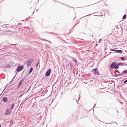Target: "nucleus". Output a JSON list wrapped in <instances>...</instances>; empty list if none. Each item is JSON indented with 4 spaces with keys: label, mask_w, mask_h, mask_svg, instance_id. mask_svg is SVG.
I'll return each instance as SVG.
<instances>
[{
    "label": "nucleus",
    "mask_w": 127,
    "mask_h": 127,
    "mask_svg": "<svg viewBox=\"0 0 127 127\" xmlns=\"http://www.w3.org/2000/svg\"><path fill=\"white\" fill-rule=\"evenodd\" d=\"M126 15H125L123 17V19H126Z\"/></svg>",
    "instance_id": "nucleus-13"
},
{
    "label": "nucleus",
    "mask_w": 127,
    "mask_h": 127,
    "mask_svg": "<svg viewBox=\"0 0 127 127\" xmlns=\"http://www.w3.org/2000/svg\"><path fill=\"white\" fill-rule=\"evenodd\" d=\"M0 127H1L0 125Z\"/></svg>",
    "instance_id": "nucleus-20"
},
{
    "label": "nucleus",
    "mask_w": 127,
    "mask_h": 127,
    "mask_svg": "<svg viewBox=\"0 0 127 127\" xmlns=\"http://www.w3.org/2000/svg\"><path fill=\"white\" fill-rule=\"evenodd\" d=\"M32 70H33L32 68H31L30 69L29 73H31L32 72Z\"/></svg>",
    "instance_id": "nucleus-11"
},
{
    "label": "nucleus",
    "mask_w": 127,
    "mask_h": 127,
    "mask_svg": "<svg viewBox=\"0 0 127 127\" xmlns=\"http://www.w3.org/2000/svg\"><path fill=\"white\" fill-rule=\"evenodd\" d=\"M121 59L122 60L124 61L126 60V58L124 57H121Z\"/></svg>",
    "instance_id": "nucleus-10"
},
{
    "label": "nucleus",
    "mask_w": 127,
    "mask_h": 127,
    "mask_svg": "<svg viewBox=\"0 0 127 127\" xmlns=\"http://www.w3.org/2000/svg\"><path fill=\"white\" fill-rule=\"evenodd\" d=\"M120 64H121L120 63H118V65H119Z\"/></svg>",
    "instance_id": "nucleus-18"
},
{
    "label": "nucleus",
    "mask_w": 127,
    "mask_h": 127,
    "mask_svg": "<svg viewBox=\"0 0 127 127\" xmlns=\"http://www.w3.org/2000/svg\"><path fill=\"white\" fill-rule=\"evenodd\" d=\"M21 85V83H20V84L19 85V86H20Z\"/></svg>",
    "instance_id": "nucleus-19"
},
{
    "label": "nucleus",
    "mask_w": 127,
    "mask_h": 127,
    "mask_svg": "<svg viewBox=\"0 0 127 127\" xmlns=\"http://www.w3.org/2000/svg\"><path fill=\"white\" fill-rule=\"evenodd\" d=\"M39 62H38V63L36 64V67H37V66H38V64H39Z\"/></svg>",
    "instance_id": "nucleus-15"
},
{
    "label": "nucleus",
    "mask_w": 127,
    "mask_h": 127,
    "mask_svg": "<svg viewBox=\"0 0 127 127\" xmlns=\"http://www.w3.org/2000/svg\"><path fill=\"white\" fill-rule=\"evenodd\" d=\"M115 52L118 53H121L123 52V51L121 50H117L115 51Z\"/></svg>",
    "instance_id": "nucleus-8"
},
{
    "label": "nucleus",
    "mask_w": 127,
    "mask_h": 127,
    "mask_svg": "<svg viewBox=\"0 0 127 127\" xmlns=\"http://www.w3.org/2000/svg\"><path fill=\"white\" fill-rule=\"evenodd\" d=\"M127 82V80H125L124 82V83H126Z\"/></svg>",
    "instance_id": "nucleus-16"
},
{
    "label": "nucleus",
    "mask_w": 127,
    "mask_h": 127,
    "mask_svg": "<svg viewBox=\"0 0 127 127\" xmlns=\"http://www.w3.org/2000/svg\"><path fill=\"white\" fill-rule=\"evenodd\" d=\"M23 67L22 66H19L17 69V71L18 72H19L23 69Z\"/></svg>",
    "instance_id": "nucleus-4"
},
{
    "label": "nucleus",
    "mask_w": 127,
    "mask_h": 127,
    "mask_svg": "<svg viewBox=\"0 0 127 127\" xmlns=\"http://www.w3.org/2000/svg\"><path fill=\"white\" fill-rule=\"evenodd\" d=\"M15 106V104H12V105L11 106L10 108V109L12 111V109H13L14 107Z\"/></svg>",
    "instance_id": "nucleus-9"
},
{
    "label": "nucleus",
    "mask_w": 127,
    "mask_h": 127,
    "mask_svg": "<svg viewBox=\"0 0 127 127\" xmlns=\"http://www.w3.org/2000/svg\"><path fill=\"white\" fill-rule=\"evenodd\" d=\"M12 111L10 109H7L5 111L4 114L5 115H7L11 113Z\"/></svg>",
    "instance_id": "nucleus-2"
},
{
    "label": "nucleus",
    "mask_w": 127,
    "mask_h": 127,
    "mask_svg": "<svg viewBox=\"0 0 127 127\" xmlns=\"http://www.w3.org/2000/svg\"><path fill=\"white\" fill-rule=\"evenodd\" d=\"M51 70L49 69L46 73L45 75L47 76H49L50 74Z\"/></svg>",
    "instance_id": "nucleus-6"
},
{
    "label": "nucleus",
    "mask_w": 127,
    "mask_h": 127,
    "mask_svg": "<svg viewBox=\"0 0 127 127\" xmlns=\"http://www.w3.org/2000/svg\"><path fill=\"white\" fill-rule=\"evenodd\" d=\"M3 101L5 102H7L8 100L5 97L3 98Z\"/></svg>",
    "instance_id": "nucleus-7"
},
{
    "label": "nucleus",
    "mask_w": 127,
    "mask_h": 127,
    "mask_svg": "<svg viewBox=\"0 0 127 127\" xmlns=\"http://www.w3.org/2000/svg\"><path fill=\"white\" fill-rule=\"evenodd\" d=\"M116 63L115 62L112 63L110 67L111 68H115L116 69H118L119 68V66L118 65H116Z\"/></svg>",
    "instance_id": "nucleus-1"
},
{
    "label": "nucleus",
    "mask_w": 127,
    "mask_h": 127,
    "mask_svg": "<svg viewBox=\"0 0 127 127\" xmlns=\"http://www.w3.org/2000/svg\"><path fill=\"white\" fill-rule=\"evenodd\" d=\"M111 50L112 51H116V50Z\"/></svg>",
    "instance_id": "nucleus-17"
},
{
    "label": "nucleus",
    "mask_w": 127,
    "mask_h": 127,
    "mask_svg": "<svg viewBox=\"0 0 127 127\" xmlns=\"http://www.w3.org/2000/svg\"><path fill=\"white\" fill-rule=\"evenodd\" d=\"M32 63V62L30 60H28L26 62V64L28 66H30Z\"/></svg>",
    "instance_id": "nucleus-5"
},
{
    "label": "nucleus",
    "mask_w": 127,
    "mask_h": 127,
    "mask_svg": "<svg viewBox=\"0 0 127 127\" xmlns=\"http://www.w3.org/2000/svg\"><path fill=\"white\" fill-rule=\"evenodd\" d=\"M122 72L124 73H127V70H124Z\"/></svg>",
    "instance_id": "nucleus-12"
},
{
    "label": "nucleus",
    "mask_w": 127,
    "mask_h": 127,
    "mask_svg": "<svg viewBox=\"0 0 127 127\" xmlns=\"http://www.w3.org/2000/svg\"><path fill=\"white\" fill-rule=\"evenodd\" d=\"M92 72L94 74L99 75V74L98 71V69L97 68L93 69L92 70Z\"/></svg>",
    "instance_id": "nucleus-3"
},
{
    "label": "nucleus",
    "mask_w": 127,
    "mask_h": 127,
    "mask_svg": "<svg viewBox=\"0 0 127 127\" xmlns=\"http://www.w3.org/2000/svg\"><path fill=\"white\" fill-rule=\"evenodd\" d=\"M74 61L75 63H76L77 62V61L75 59L74 60Z\"/></svg>",
    "instance_id": "nucleus-14"
}]
</instances>
